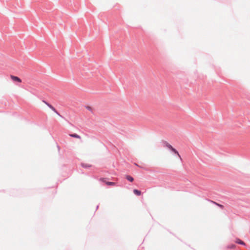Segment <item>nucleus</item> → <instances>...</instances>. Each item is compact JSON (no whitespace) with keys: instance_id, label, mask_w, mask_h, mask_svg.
Instances as JSON below:
<instances>
[{"instance_id":"f257e3e1","label":"nucleus","mask_w":250,"mask_h":250,"mask_svg":"<svg viewBox=\"0 0 250 250\" xmlns=\"http://www.w3.org/2000/svg\"><path fill=\"white\" fill-rule=\"evenodd\" d=\"M10 78H11V80L13 82H19V83H21V80L20 78H19V77H17V76H13V75H11L10 76Z\"/></svg>"},{"instance_id":"f03ea898","label":"nucleus","mask_w":250,"mask_h":250,"mask_svg":"<svg viewBox=\"0 0 250 250\" xmlns=\"http://www.w3.org/2000/svg\"><path fill=\"white\" fill-rule=\"evenodd\" d=\"M133 193L137 196H140L141 194V191L138 189H134Z\"/></svg>"},{"instance_id":"ddd939ff","label":"nucleus","mask_w":250,"mask_h":250,"mask_svg":"<svg viewBox=\"0 0 250 250\" xmlns=\"http://www.w3.org/2000/svg\"><path fill=\"white\" fill-rule=\"evenodd\" d=\"M234 247H235V245H231L229 246V248H230V249L234 248Z\"/></svg>"},{"instance_id":"20e7f679","label":"nucleus","mask_w":250,"mask_h":250,"mask_svg":"<svg viewBox=\"0 0 250 250\" xmlns=\"http://www.w3.org/2000/svg\"><path fill=\"white\" fill-rule=\"evenodd\" d=\"M170 150L173 152L174 153L177 154V155L178 156V157L181 159V156L180 155V154H179L178 152L173 147H172V148L170 149Z\"/></svg>"},{"instance_id":"0eeeda50","label":"nucleus","mask_w":250,"mask_h":250,"mask_svg":"<svg viewBox=\"0 0 250 250\" xmlns=\"http://www.w3.org/2000/svg\"><path fill=\"white\" fill-rule=\"evenodd\" d=\"M164 145H165V146L168 147L169 149H170L172 147V146L167 142H164Z\"/></svg>"},{"instance_id":"9d476101","label":"nucleus","mask_w":250,"mask_h":250,"mask_svg":"<svg viewBox=\"0 0 250 250\" xmlns=\"http://www.w3.org/2000/svg\"><path fill=\"white\" fill-rule=\"evenodd\" d=\"M86 108L89 111H91V112H93L92 111V108L91 107L89 106H86Z\"/></svg>"},{"instance_id":"4468645a","label":"nucleus","mask_w":250,"mask_h":250,"mask_svg":"<svg viewBox=\"0 0 250 250\" xmlns=\"http://www.w3.org/2000/svg\"><path fill=\"white\" fill-rule=\"evenodd\" d=\"M58 148L59 149H60V147L59 146H58Z\"/></svg>"},{"instance_id":"1a4fd4ad","label":"nucleus","mask_w":250,"mask_h":250,"mask_svg":"<svg viewBox=\"0 0 250 250\" xmlns=\"http://www.w3.org/2000/svg\"><path fill=\"white\" fill-rule=\"evenodd\" d=\"M106 184L109 186H114L115 185V183L114 182H107L106 183Z\"/></svg>"},{"instance_id":"7ed1b4c3","label":"nucleus","mask_w":250,"mask_h":250,"mask_svg":"<svg viewBox=\"0 0 250 250\" xmlns=\"http://www.w3.org/2000/svg\"><path fill=\"white\" fill-rule=\"evenodd\" d=\"M43 102L52 110H55V108L50 104L48 103L47 102L45 101H43Z\"/></svg>"},{"instance_id":"9b49d317","label":"nucleus","mask_w":250,"mask_h":250,"mask_svg":"<svg viewBox=\"0 0 250 250\" xmlns=\"http://www.w3.org/2000/svg\"><path fill=\"white\" fill-rule=\"evenodd\" d=\"M82 166L83 167H85V168L89 167V166L87 164H82Z\"/></svg>"},{"instance_id":"f8f14e48","label":"nucleus","mask_w":250,"mask_h":250,"mask_svg":"<svg viewBox=\"0 0 250 250\" xmlns=\"http://www.w3.org/2000/svg\"><path fill=\"white\" fill-rule=\"evenodd\" d=\"M55 113H56L58 115H59L60 117H62V116L60 115V114L56 110L55 108V110H53Z\"/></svg>"},{"instance_id":"423d86ee","label":"nucleus","mask_w":250,"mask_h":250,"mask_svg":"<svg viewBox=\"0 0 250 250\" xmlns=\"http://www.w3.org/2000/svg\"><path fill=\"white\" fill-rule=\"evenodd\" d=\"M71 137H74V138H79V139H80L81 138V137L80 136H79V135L77 134H71L69 135Z\"/></svg>"},{"instance_id":"6e6552de","label":"nucleus","mask_w":250,"mask_h":250,"mask_svg":"<svg viewBox=\"0 0 250 250\" xmlns=\"http://www.w3.org/2000/svg\"><path fill=\"white\" fill-rule=\"evenodd\" d=\"M236 243L241 245H245L244 242L239 239H237V240L236 241Z\"/></svg>"},{"instance_id":"39448f33","label":"nucleus","mask_w":250,"mask_h":250,"mask_svg":"<svg viewBox=\"0 0 250 250\" xmlns=\"http://www.w3.org/2000/svg\"><path fill=\"white\" fill-rule=\"evenodd\" d=\"M126 179L128 181H129L130 182H133V180H134L132 176H130V175H126Z\"/></svg>"}]
</instances>
